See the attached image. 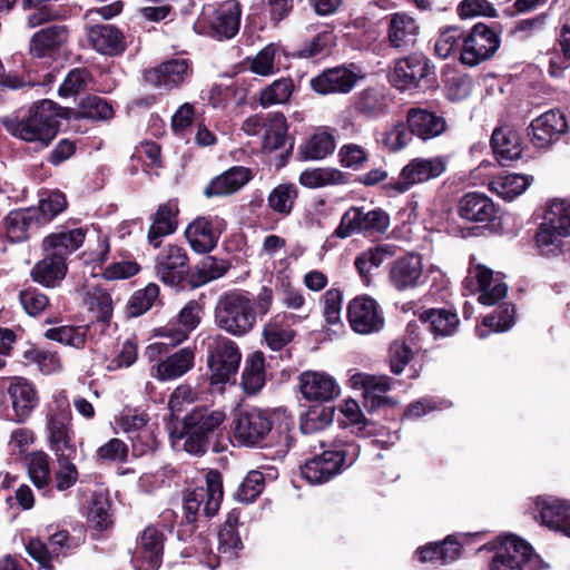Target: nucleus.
<instances>
[{
	"label": "nucleus",
	"mask_w": 570,
	"mask_h": 570,
	"mask_svg": "<svg viewBox=\"0 0 570 570\" xmlns=\"http://www.w3.org/2000/svg\"><path fill=\"white\" fill-rule=\"evenodd\" d=\"M63 108L49 99L36 102L28 110L0 118V124L14 138L46 148L57 136L58 118H68Z\"/></svg>",
	"instance_id": "f257e3e1"
},
{
	"label": "nucleus",
	"mask_w": 570,
	"mask_h": 570,
	"mask_svg": "<svg viewBox=\"0 0 570 570\" xmlns=\"http://www.w3.org/2000/svg\"><path fill=\"white\" fill-rule=\"evenodd\" d=\"M302 443L314 453V456L301 468L302 476L311 484L330 481L342 468L352 465L360 454L357 444L343 440H334L327 450H323L325 441L320 438H305Z\"/></svg>",
	"instance_id": "f03ea898"
},
{
	"label": "nucleus",
	"mask_w": 570,
	"mask_h": 570,
	"mask_svg": "<svg viewBox=\"0 0 570 570\" xmlns=\"http://www.w3.org/2000/svg\"><path fill=\"white\" fill-rule=\"evenodd\" d=\"M225 413L207 406L194 407L183 420L179 438L184 439V449L193 455H203L210 439L220 430Z\"/></svg>",
	"instance_id": "7ed1b4c3"
},
{
	"label": "nucleus",
	"mask_w": 570,
	"mask_h": 570,
	"mask_svg": "<svg viewBox=\"0 0 570 570\" xmlns=\"http://www.w3.org/2000/svg\"><path fill=\"white\" fill-rule=\"evenodd\" d=\"M215 323L233 336H245L256 324V311L252 299L240 292L225 293L216 304Z\"/></svg>",
	"instance_id": "20e7f679"
},
{
	"label": "nucleus",
	"mask_w": 570,
	"mask_h": 570,
	"mask_svg": "<svg viewBox=\"0 0 570 570\" xmlns=\"http://www.w3.org/2000/svg\"><path fill=\"white\" fill-rule=\"evenodd\" d=\"M570 236V205L553 200L547 207L543 219L535 233V245L543 256L561 253L564 238Z\"/></svg>",
	"instance_id": "39448f33"
},
{
	"label": "nucleus",
	"mask_w": 570,
	"mask_h": 570,
	"mask_svg": "<svg viewBox=\"0 0 570 570\" xmlns=\"http://www.w3.org/2000/svg\"><path fill=\"white\" fill-rule=\"evenodd\" d=\"M207 366L212 385L234 384L242 361L238 345L223 335L206 341Z\"/></svg>",
	"instance_id": "423d86ee"
},
{
	"label": "nucleus",
	"mask_w": 570,
	"mask_h": 570,
	"mask_svg": "<svg viewBox=\"0 0 570 570\" xmlns=\"http://www.w3.org/2000/svg\"><path fill=\"white\" fill-rule=\"evenodd\" d=\"M390 225V215L382 208L366 209L352 206L343 213L334 235L342 239L354 234L375 237L386 234Z\"/></svg>",
	"instance_id": "0eeeda50"
},
{
	"label": "nucleus",
	"mask_w": 570,
	"mask_h": 570,
	"mask_svg": "<svg viewBox=\"0 0 570 570\" xmlns=\"http://www.w3.org/2000/svg\"><path fill=\"white\" fill-rule=\"evenodd\" d=\"M205 483V487L196 488L184 499L185 519L188 524L196 522L199 512L205 517H213L219 510L224 495L222 474L216 470L208 471Z\"/></svg>",
	"instance_id": "6e6552de"
},
{
	"label": "nucleus",
	"mask_w": 570,
	"mask_h": 570,
	"mask_svg": "<svg viewBox=\"0 0 570 570\" xmlns=\"http://www.w3.org/2000/svg\"><path fill=\"white\" fill-rule=\"evenodd\" d=\"M240 6L236 0H227L216 8L203 10L195 23L199 33H208L219 38H233L239 30Z\"/></svg>",
	"instance_id": "1a4fd4ad"
},
{
	"label": "nucleus",
	"mask_w": 570,
	"mask_h": 570,
	"mask_svg": "<svg viewBox=\"0 0 570 570\" xmlns=\"http://www.w3.org/2000/svg\"><path fill=\"white\" fill-rule=\"evenodd\" d=\"M234 438L246 446H267L273 428L272 416L257 407L239 410L234 415Z\"/></svg>",
	"instance_id": "9d476101"
},
{
	"label": "nucleus",
	"mask_w": 570,
	"mask_h": 570,
	"mask_svg": "<svg viewBox=\"0 0 570 570\" xmlns=\"http://www.w3.org/2000/svg\"><path fill=\"white\" fill-rule=\"evenodd\" d=\"M155 272L165 285L183 286L189 274V258L186 249L176 244L165 245L155 258Z\"/></svg>",
	"instance_id": "9b49d317"
},
{
	"label": "nucleus",
	"mask_w": 570,
	"mask_h": 570,
	"mask_svg": "<svg viewBox=\"0 0 570 570\" xmlns=\"http://www.w3.org/2000/svg\"><path fill=\"white\" fill-rule=\"evenodd\" d=\"M499 46V36L487 24L476 23L463 39L460 60L469 67L478 66L491 58Z\"/></svg>",
	"instance_id": "f8f14e48"
},
{
	"label": "nucleus",
	"mask_w": 570,
	"mask_h": 570,
	"mask_svg": "<svg viewBox=\"0 0 570 570\" xmlns=\"http://www.w3.org/2000/svg\"><path fill=\"white\" fill-rule=\"evenodd\" d=\"M49 448L57 459H75L77 445L68 409L51 411L47 422Z\"/></svg>",
	"instance_id": "ddd939ff"
},
{
	"label": "nucleus",
	"mask_w": 570,
	"mask_h": 570,
	"mask_svg": "<svg viewBox=\"0 0 570 570\" xmlns=\"http://www.w3.org/2000/svg\"><path fill=\"white\" fill-rule=\"evenodd\" d=\"M347 321L351 328L361 335L379 333L385 324L379 303L366 295L356 296L350 301Z\"/></svg>",
	"instance_id": "4468645a"
},
{
	"label": "nucleus",
	"mask_w": 570,
	"mask_h": 570,
	"mask_svg": "<svg viewBox=\"0 0 570 570\" xmlns=\"http://www.w3.org/2000/svg\"><path fill=\"white\" fill-rule=\"evenodd\" d=\"M446 169V163L442 157L414 158L400 173L399 179L391 181L389 186L396 193H405L413 185L438 178Z\"/></svg>",
	"instance_id": "2eb2a0df"
},
{
	"label": "nucleus",
	"mask_w": 570,
	"mask_h": 570,
	"mask_svg": "<svg viewBox=\"0 0 570 570\" xmlns=\"http://www.w3.org/2000/svg\"><path fill=\"white\" fill-rule=\"evenodd\" d=\"M193 75L190 62L186 58H173L161 62L144 73L147 83L166 91L180 87Z\"/></svg>",
	"instance_id": "dca6fc26"
},
{
	"label": "nucleus",
	"mask_w": 570,
	"mask_h": 570,
	"mask_svg": "<svg viewBox=\"0 0 570 570\" xmlns=\"http://www.w3.org/2000/svg\"><path fill=\"white\" fill-rule=\"evenodd\" d=\"M569 130V124L560 110H549L533 119L528 136L537 148H547Z\"/></svg>",
	"instance_id": "f3484780"
},
{
	"label": "nucleus",
	"mask_w": 570,
	"mask_h": 570,
	"mask_svg": "<svg viewBox=\"0 0 570 570\" xmlns=\"http://www.w3.org/2000/svg\"><path fill=\"white\" fill-rule=\"evenodd\" d=\"M463 285L471 293L481 292L479 302L489 306L504 298L508 292V287L503 282H495L493 284L492 271L483 265L471 266L463 281Z\"/></svg>",
	"instance_id": "a211bd4d"
},
{
	"label": "nucleus",
	"mask_w": 570,
	"mask_h": 570,
	"mask_svg": "<svg viewBox=\"0 0 570 570\" xmlns=\"http://www.w3.org/2000/svg\"><path fill=\"white\" fill-rule=\"evenodd\" d=\"M225 228V222L218 217L200 216L186 228L185 236L190 247L199 254L208 253L217 245L219 235Z\"/></svg>",
	"instance_id": "6ab92c4d"
},
{
	"label": "nucleus",
	"mask_w": 570,
	"mask_h": 570,
	"mask_svg": "<svg viewBox=\"0 0 570 570\" xmlns=\"http://www.w3.org/2000/svg\"><path fill=\"white\" fill-rule=\"evenodd\" d=\"M299 316L293 313L279 312L271 317L262 328V337L266 346L272 351H281L295 337L294 326Z\"/></svg>",
	"instance_id": "aec40b11"
},
{
	"label": "nucleus",
	"mask_w": 570,
	"mask_h": 570,
	"mask_svg": "<svg viewBox=\"0 0 570 570\" xmlns=\"http://www.w3.org/2000/svg\"><path fill=\"white\" fill-rule=\"evenodd\" d=\"M406 125L410 132L422 140L436 138L448 129L442 115L421 107H412L406 111Z\"/></svg>",
	"instance_id": "412c9836"
},
{
	"label": "nucleus",
	"mask_w": 570,
	"mask_h": 570,
	"mask_svg": "<svg viewBox=\"0 0 570 570\" xmlns=\"http://www.w3.org/2000/svg\"><path fill=\"white\" fill-rule=\"evenodd\" d=\"M431 72L429 60L421 55H411L395 62L392 75L393 83L401 90L419 87Z\"/></svg>",
	"instance_id": "4be33fe9"
},
{
	"label": "nucleus",
	"mask_w": 570,
	"mask_h": 570,
	"mask_svg": "<svg viewBox=\"0 0 570 570\" xmlns=\"http://www.w3.org/2000/svg\"><path fill=\"white\" fill-rule=\"evenodd\" d=\"M417 21L405 12H395L387 17V41L392 48L407 50L419 37Z\"/></svg>",
	"instance_id": "5701e85b"
},
{
	"label": "nucleus",
	"mask_w": 570,
	"mask_h": 570,
	"mask_svg": "<svg viewBox=\"0 0 570 570\" xmlns=\"http://www.w3.org/2000/svg\"><path fill=\"white\" fill-rule=\"evenodd\" d=\"M390 281L397 291L412 289L423 282L422 257L409 254L397 258L390 267Z\"/></svg>",
	"instance_id": "b1692460"
},
{
	"label": "nucleus",
	"mask_w": 570,
	"mask_h": 570,
	"mask_svg": "<svg viewBox=\"0 0 570 570\" xmlns=\"http://www.w3.org/2000/svg\"><path fill=\"white\" fill-rule=\"evenodd\" d=\"M163 548V533L154 527H147L140 535L139 550L132 558L134 567L137 570H157L160 564Z\"/></svg>",
	"instance_id": "393cba45"
},
{
	"label": "nucleus",
	"mask_w": 570,
	"mask_h": 570,
	"mask_svg": "<svg viewBox=\"0 0 570 570\" xmlns=\"http://www.w3.org/2000/svg\"><path fill=\"white\" fill-rule=\"evenodd\" d=\"M68 38L69 31L66 26H47L33 33L29 42V52L35 58L51 57L65 46Z\"/></svg>",
	"instance_id": "a878e982"
},
{
	"label": "nucleus",
	"mask_w": 570,
	"mask_h": 570,
	"mask_svg": "<svg viewBox=\"0 0 570 570\" xmlns=\"http://www.w3.org/2000/svg\"><path fill=\"white\" fill-rule=\"evenodd\" d=\"M299 389L306 400L328 402L340 394L335 380L326 373L307 371L299 375Z\"/></svg>",
	"instance_id": "bb28decb"
},
{
	"label": "nucleus",
	"mask_w": 570,
	"mask_h": 570,
	"mask_svg": "<svg viewBox=\"0 0 570 570\" xmlns=\"http://www.w3.org/2000/svg\"><path fill=\"white\" fill-rule=\"evenodd\" d=\"M358 77L352 70L345 67H336L323 71L311 80V87L314 91L328 94H347L356 85Z\"/></svg>",
	"instance_id": "cd10ccee"
},
{
	"label": "nucleus",
	"mask_w": 570,
	"mask_h": 570,
	"mask_svg": "<svg viewBox=\"0 0 570 570\" xmlns=\"http://www.w3.org/2000/svg\"><path fill=\"white\" fill-rule=\"evenodd\" d=\"M353 389H362L365 406L370 410L381 407L387 402L383 394L391 389V379L386 375L355 373L350 379Z\"/></svg>",
	"instance_id": "c85d7f7f"
},
{
	"label": "nucleus",
	"mask_w": 570,
	"mask_h": 570,
	"mask_svg": "<svg viewBox=\"0 0 570 570\" xmlns=\"http://www.w3.org/2000/svg\"><path fill=\"white\" fill-rule=\"evenodd\" d=\"M528 552L529 544L525 541L509 535L497 548L490 568L491 570H522Z\"/></svg>",
	"instance_id": "c756f323"
},
{
	"label": "nucleus",
	"mask_w": 570,
	"mask_h": 570,
	"mask_svg": "<svg viewBox=\"0 0 570 570\" xmlns=\"http://www.w3.org/2000/svg\"><path fill=\"white\" fill-rule=\"evenodd\" d=\"M542 524L570 537V504L554 498H539L535 502Z\"/></svg>",
	"instance_id": "7c9ffc66"
},
{
	"label": "nucleus",
	"mask_w": 570,
	"mask_h": 570,
	"mask_svg": "<svg viewBox=\"0 0 570 570\" xmlns=\"http://www.w3.org/2000/svg\"><path fill=\"white\" fill-rule=\"evenodd\" d=\"M87 38L91 47L99 53L117 56L126 46L121 31L112 24H95L88 28Z\"/></svg>",
	"instance_id": "2f4dec72"
},
{
	"label": "nucleus",
	"mask_w": 570,
	"mask_h": 570,
	"mask_svg": "<svg viewBox=\"0 0 570 570\" xmlns=\"http://www.w3.org/2000/svg\"><path fill=\"white\" fill-rule=\"evenodd\" d=\"M352 109L363 118L375 119L389 110V98L383 88L368 87L355 94Z\"/></svg>",
	"instance_id": "473e14b6"
},
{
	"label": "nucleus",
	"mask_w": 570,
	"mask_h": 570,
	"mask_svg": "<svg viewBox=\"0 0 570 570\" xmlns=\"http://www.w3.org/2000/svg\"><path fill=\"white\" fill-rule=\"evenodd\" d=\"M458 215L468 222L483 223L495 217V206L484 194L471 191L461 197L456 208Z\"/></svg>",
	"instance_id": "72a5a7b5"
},
{
	"label": "nucleus",
	"mask_w": 570,
	"mask_h": 570,
	"mask_svg": "<svg viewBox=\"0 0 570 570\" xmlns=\"http://www.w3.org/2000/svg\"><path fill=\"white\" fill-rule=\"evenodd\" d=\"M194 362V351L189 347H184L154 365L151 375L159 381L175 380L190 371Z\"/></svg>",
	"instance_id": "f704fd0d"
},
{
	"label": "nucleus",
	"mask_w": 570,
	"mask_h": 570,
	"mask_svg": "<svg viewBox=\"0 0 570 570\" xmlns=\"http://www.w3.org/2000/svg\"><path fill=\"white\" fill-rule=\"evenodd\" d=\"M250 170L243 166H234L216 176L204 189L207 198L228 196L236 193L250 180Z\"/></svg>",
	"instance_id": "c9c22d12"
},
{
	"label": "nucleus",
	"mask_w": 570,
	"mask_h": 570,
	"mask_svg": "<svg viewBox=\"0 0 570 570\" xmlns=\"http://www.w3.org/2000/svg\"><path fill=\"white\" fill-rule=\"evenodd\" d=\"M491 147L499 163L503 166L520 158L522 147L518 132L509 126H501L493 130Z\"/></svg>",
	"instance_id": "e433bc0d"
},
{
	"label": "nucleus",
	"mask_w": 570,
	"mask_h": 570,
	"mask_svg": "<svg viewBox=\"0 0 570 570\" xmlns=\"http://www.w3.org/2000/svg\"><path fill=\"white\" fill-rule=\"evenodd\" d=\"M83 240L85 232L82 228L60 230L43 238L42 249L45 253H51L66 262L67 257L76 252Z\"/></svg>",
	"instance_id": "4c0bfd02"
},
{
	"label": "nucleus",
	"mask_w": 570,
	"mask_h": 570,
	"mask_svg": "<svg viewBox=\"0 0 570 570\" xmlns=\"http://www.w3.org/2000/svg\"><path fill=\"white\" fill-rule=\"evenodd\" d=\"M4 225L10 242H24L29 237V230L39 225L38 210L35 208L12 210L6 216Z\"/></svg>",
	"instance_id": "58836bf2"
},
{
	"label": "nucleus",
	"mask_w": 570,
	"mask_h": 570,
	"mask_svg": "<svg viewBox=\"0 0 570 570\" xmlns=\"http://www.w3.org/2000/svg\"><path fill=\"white\" fill-rule=\"evenodd\" d=\"M8 393L17 422H24L38 403L33 386L24 379H17L10 384Z\"/></svg>",
	"instance_id": "ea45409f"
},
{
	"label": "nucleus",
	"mask_w": 570,
	"mask_h": 570,
	"mask_svg": "<svg viewBox=\"0 0 570 570\" xmlns=\"http://www.w3.org/2000/svg\"><path fill=\"white\" fill-rule=\"evenodd\" d=\"M67 263L51 253H45V257L31 269V277L36 283L46 287H55L67 274Z\"/></svg>",
	"instance_id": "a19ab883"
},
{
	"label": "nucleus",
	"mask_w": 570,
	"mask_h": 570,
	"mask_svg": "<svg viewBox=\"0 0 570 570\" xmlns=\"http://www.w3.org/2000/svg\"><path fill=\"white\" fill-rule=\"evenodd\" d=\"M419 321L428 325L435 337L451 336L460 323L458 315L445 308L426 309L420 314Z\"/></svg>",
	"instance_id": "79ce46f5"
},
{
	"label": "nucleus",
	"mask_w": 570,
	"mask_h": 570,
	"mask_svg": "<svg viewBox=\"0 0 570 570\" xmlns=\"http://www.w3.org/2000/svg\"><path fill=\"white\" fill-rule=\"evenodd\" d=\"M177 208L171 203L161 204L153 216V223L148 230V243L155 248L160 246L161 238L176 230Z\"/></svg>",
	"instance_id": "37998d69"
},
{
	"label": "nucleus",
	"mask_w": 570,
	"mask_h": 570,
	"mask_svg": "<svg viewBox=\"0 0 570 570\" xmlns=\"http://www.w3.org/2000/svg\"><path fill=\"white\" fill-rule=\"evenodd\" d=\"M265 381V355L255 351L245 361L240 385L246 394L254 395L262 390Z\"/></svg>",
	"instance_id": "c03bdc74"
},
{
	"label": "nucleus",
	"mask_w": 570,
	"mask_h": 570,
	"mask_svg": "<svg viewBox=\"0 0 570 570\" xmlns=\"http://www.w3.org/2000/svg\"><path fill=\"white\" fill-rule=\"evenodd\" d=\"M298 181L306 188L315 189L326 186L345 185L348 183V177L337 168L323 167L302 171Z\"/></svg>",
	"instance_id": "a18cd8bd"
},
{
	"label": "nucleus",
	"mask_w": 570,
	"mask_h": 570,
	"mask_svg": "<svg viewBox=\"0 0 570 570\" xmlns=\"http://www.w3.org/2000/svg\"><path fill=\"white\" fill-rule=\"evenodd\" d=\"M63 114L76 119L107 120L114 116L112 107L98 96L83 98L77 109H63Z\"/></svg>",
	"instance_id": "49530a36"
},
{
	"label": "nucleus",
	"mask_w": 570,
	"mask_h": 570,
	"mask_svg": "<svg viewBox=\"0 0 570 570\" xmlns=\"http://www.w3.org/2000/svg\"><path fill=\"white\" fill-rule=\"evenodd\" d=\"M396 247L392 244H383L370 248L355 258L354 265L360 276L367 281L373 268L380 267L383 262L395 255Z\"/></svg>",
	"instance_id": "de8ad7c7"
},
{
	"label": "nucleus",
	"mask_w": 570,
	"mask_h": 570,
	"mask_svg": "<svg viewBox=\"0 0 570 570\" xmlns=\"http://www.w3.org/2000/svg\"><path fill=\"white\" fill-rule=\"evenodd\" d=\"M533 181V177L509 174L498 176L490 183V189L505 200H513L521 195Z\"/></svg>",
	"instance_id": "09e8293b"
},
{
	"label": "nucleus",
	"mask_w": 570,
	"mask_h": 570,
	"mask_svg": "<svg viewBox=\"0 0 570 570\" xmlns=\"http://www.w3.org/2000/svg\"><path fill=\"white\" fill-rule=\"evenodd\" d=\"M287 129L284 115L274 114L269 116L263 137V149L268 153L283 149L287 142Z\"/></svg>",
	"instance_id": "8fccbe9b"
},
{
	"label": "nucleus",
	"mask_w": 570,
	"mask_h": 570,
	"mask_svg": "<svg viewBox=\"0 0 570 570\" xmlns=\"http://www.w3.org/2000/svg\"><path fill=\"white\" fill-rule=\"evenodd\" d=\"M27 465L29 476L38 490H43L45 494L49 492L48 489L50 476V458L42 451H36L27 456Z\"/></svg>",
	"instance_id": "3c124183"
},
{
	"label": "nucleus",
	"mask_w": 570,
	"mask_h": 570,
	"mask_svg": "<svg viewBox=\"0 0 570 570\" xmlns=\"http://www.w3.org/2000/svg\"><path fill=\"white\" fill-rule=\"evenodd\" d=\"M334 136L325 130L315 132L302 147L301 154L305 159L321 160L335 150Z\"/></svg>",
	"instance_id": "603ef678"
},
{
	"label": "nucleus",
	"mask_w": 570,
	"mask_h": 570,
	"mask_svg": "<svg viewBox=\"0 0 570 570\" xmlns=\"http://www.w3.org/2000/svg\"><path fill=\"white\" fill-rule=\"evenodd\" d=\"M159 298V286L149 283L145 288L136 291L129 298L126 313L130 317H138L148 312Z\"/></svg>",
	"instance_id": "864d4df0"
},
{
	"label": "nucleus",
	"mask_w": 570,
	"mask_h": 570,
	"mask_svg": "<svg viewBox=\"0 0 570 570\" xmlns=\"http://www.w3.org/2000/svg\"><path fill=\"white\" fill-rule=\"evenodd\" d=\"M294 91L291 78H281L273 81L259 92V105L264 108L273 105H283L289 101Z\"/></svg>",
	"instance_id": "5fc2aeb1"
},
{
	"label": "nucleus",
	"mask_w": 570,
	"mask_h": 570,
	"mask_svg": "<svg viewBox=\"0 0 570 570\" xmlns=\"http://www.w3.org/2000/svg\"><path fill=\"white\" fill-rule=\"evenodd\" d=\"M237 522V517L229 514L218 532V550L226 554L227 559L236 557L237 551L243 549V542L236 530Z\"/></svg>",
	"instance_id": "6e6d98bb"
},
{
	"label": "nucleus",
	"mask_w": 570,
	"mask_h": 570,
	"mask_svg": "<svg viewBox=\"0 0 570 570\" xmlns=\"http://www.w3.org/2000/svg\"><path fill=\"white\" fill-rule=\"evenodd\" d=\"M115 423L127 439L151 424L150 417L145 411L132 407H125L116 417Z\"/></svg>",
	"instance_id": "4d7b16f0"
},
{
	"label": "nucleus",
	"mask_w": 570,
	"mask_h": 570,
	"mask_svg": "<svg viewBox=\"0 0 570 570\" xmlns=\"http://www.w3.org/2000/svg\"><path fill=\"white\" fill-rule=\"evenodd\" d=\"M86 302L90 311L97 312V320L108 324L112 316V298L100 285L87 289Z\"/></svg>",
	"instance_id": "13d9d810"
},
{
	"label": "nucleus",
	"mask_w": 570,
	"mask_h": 570,
	"mask_svg": "<svg viewBox=\"0 0 570 570\" xmlns=\"http://www.w3.org/2000/svg\"><path fill=\"white\" fill-rule=\"evenodd\" d=\"M297 196L298 189L294 184H281L269 193L268 206L281 215H289Z\"/></svg>",
	"instance_id": "bf43d9fd"
},
{
	"label": "nucleus",
	"mask_w": 570,
	"mask_h": 570,
	"mask_svg": "<svg viewBox=\"0 0 570 570\" xmlns=\"http://www.w3.org/2000/svg\"><path fill=\"white\" fill-rule=\"evenodd\" d=\"M45 337L75 348H82L86 343L87 327L71 325L52 327L45 332Z\"/></svg>",
	"instance_id": "052dcab7"
},
{
	"label": "nucleus",
	"mask_w": 570,
	"mask_h": 570,
	"mask_svg": "<svg viewBox=\"0 0 570 570\" xmlns=\"http://www.w3.org/2000/svg\"><path fill=\"white\" fill-rule=\"evenodd\" d=\"M277 52L278 47L275 43H268L265 46L256 53L255 57L252 58L249 65L250 71L263 77H268L278 72L279 66L276 61Z\"/></svg>",
	"instance_id": "680f3d73"
},
{
	"label": "nucleus",
	"mask_w": 570,
	"mask_h": 570,
	"mask_svg": "<svg viewBox=\"0 0 570 570\" xmlns=\"http://www.w3.org/2000/svg\"><path fill=\"white\" fill-rule=\"evenodd\" d=\"M336 37L332 30H323L306 41L297 52L299 58H315L327 56L335 46Z\"/></svg>",
	"instance_id": "e2e57ef3"
},
{
	"label": "nucleus",
	"mask_w": 570,
	"mask_h": 570,
	"mask_svg": "<svg viewBox=\"0 0 570 570\" xmlns=\"http://www.w3.org/2000/svg\"><path fill=\"white\" fill-rule=\"evenodd\" d=\"M558 41L561 53L554 51L549 65V73L556 78L562 76L563 71L570 67V26L562 27Z\"/></svg>",
	"instance_id": "0e129e2a"
},
{
	"label": "nucleus",
	"mask_w": 570,
	"mask_h": 570,
	"mask_svg": "<svg viewBox=\"0 0 570 570\" xmlns=\"http://www.w3.org/2000/svg\"><path fill=\"white\" fill-rule=\"evenodd\" d=\"M463 39V31L458 27L441 30L434 45L435 53L443 59L450 57L459 48L462 49Z\"/></svg>",
	"instance_id": "69168bd1"
},
{
	"label": "nucleus",
	"mask_w": 570,
	"mask_h": 570,
	"mask_svg": "<svg viewBox=\"0 0 570 570\" xmlns=\"http://www.w3.org/2000/svg\"><path fill=\"white\" fill-rule=\"evenodd\" d=\"M265 478L261 471H249L235 492L237 501L243 503L254 502L263 492Z\"/></svg>",
	"instance_id": "338daca9"
},
{
	"label": "nucleus",
	"mask_w": 570,
	"mask_h": 570,
	"mask_svg": "<svg viewBox=\"0 0 570 570\" xmlns=\"http://www.w3.org/2000/svg\"><path fill=\"white\" fill-rule=\"evenodd\" d=\"M112 524L110 503L102 497H95L88 510V525L96 530H106Z\"/></svg>",
	"instance_id": "774afa93"
}]
</instances>
